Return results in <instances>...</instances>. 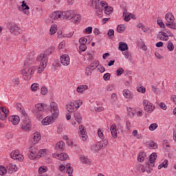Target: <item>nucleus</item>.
Segmentation results:
<instances>
[{"label": "nucleus", "instance_id": "nucleus-41", "mask_svg": "<svg viewBox=\"0 0 176 176\" xmlns=\"http://www.w3.org/2000/svg\"><path fill=\"white\" fill-rule=\"evenodd\" d=\"M12 83L16 86H19L20 85V78L19 77H14L12 78Z\"/></svg>", "mask_w": 176, "mask_h": 176}, {"label": "nucleus", "instance_id": "nucleus-42", "mask_svg": "<svg viewBox=\"0 0 176 176\" xmlns=\"http://www.w3.org/2000/svg\"><path fill=\"white\" fill-rule=\"evenodd\" d=\"M148 146L150 149H157V144L155 143V142H150Z\"/></svg>", "mask_w": 176, "mask_h": 176}, {"label": "nucleus", "instance_id": "nucleus-15", "mask_svg": "<svg viewBox=\"0 0 176 176\" xmlns=\"http://www.w3.org/2000/svg\"><path fill=\"white\" fill-rule=\"evenodd\" d=\"M10 155L11 159H13L14 160H19V162H21V160H23V155H20L19 150L12 151Z\"/></svg>", "mask_w": 176, "mask_h": 176}, {"label": "nucleus", "instance_id": "nucleus-37", "mask_svg": "<svg viewBox=\"0 0 176 176\" xmlns=\"http://www.w3.org/2000/svg\"><path fill=\"white\" fill-rule=\"evenodd\" d=\"M57 31V25H52L50 30V33L51 35H54Z\"/></svg>", "mask_w": 176, "mask_h": 176}, {"label": "nucleus", "instance_id": "nucleus-12", "mask_svg": "<svg viewBox=\"0 0 176 176\" xmlns=\"http://www.w3.org/2000/svg\"><path fill=\"white\" fill-rule=\"evenodd\" d=\"M28 157L31 160H34L35 159L39 158V155H38V148L35 146H31L29 150Z\"/></svg>", "mask_w": 176, "mask_h": 176}, {"label": "nucleus", "instance_id": "nucleus-5", "mask_svg": "<svg viewBox=\"0 0 176 176\" xmlns=\"http://www.w3.org/2000/svg\"><path fill=\"white\" fill-rule=\"evenodd\" d=\"M49 109V105L43 103H38L34 106V109L32 110V113L36 116L37 119H42L43 116V112Z\"/></svg>", "mask_w": 176, "mask_h": 176}, {"label": "nucleus", "instance_id": "nucleus-28", "mask_svg": "<svg viewBox=\"0 0 176 176\" xmlns=\"http://www.w3.org/2000/svg\"><path fill=\"white\" fill-rule=\"evenodd\" d=\"M146 157V152H141L139 153V155L138 156V160L139 162H142L144 160H145V158Z\"/></svg>", "mask_w": 176, "mask_h": 176}, {"label": "nucleus", "instance_id": "nucleus-46", "mask_svg": "<svg viewBox=\"0 0 176 176\" xmlns=\"http://www.w3.org/2000/svg\"><path fill=\"white\" fill-rule=\"evenodd\" d=\"M151 89L154 91L155 94H160V93H161L160 89L156 88V87L155 85H152Z\"/></svg>", "mask_w": 176, "mask_h": 176}, {"label": "nucleus", "instance_id": "nucleus-4", "mask_svg": "<svg viewBox=\"0 0 176 176\" xmlns=\"http://www.w3.org/2000/svg\"><path fill=\"white\" fill-rule=\"evenodd\" d=\"M15 108L17 111H19L22 115V123H21V129L24 131H28L29 129H31V120L27 116V113H25V110H24V107L20 103H17L15 104Z\"/></svg>", "mask_w": 176, "mask_h": 176}, {"label": "nucleus", "instance_id": "nucleus-25", "mask_svg": "<svg viewBox=\"0 0 176 176\" xmlns=\"http://www.w3.org/2000/svg\"><path fill=\"white\" fill-rule=\"evenodd\" d=\"M65 148V143H64V142L59 141L56 144V151H64Z\"/></svg>", "mask_w": 176, "mask_h": 176}, {"label": "nucleus", "instance_id": "nucleus-43", "mask_svg": "<svg viewBox=\"0 0 176 176\" xmlns=\"http://www.w3.org/2000/svg\"><path fill=\"white\" fill-rule=\"evenodd\" d=\"M37 153H38V157H43V156L46 155V149H41L40 151H38Z\"/></svg>", "mask_w": 176, "mask_h": 176}, {"label": "nucleus", "instance_id": "nucleus-63", "mask_svg": "<svg viewBox=\"0 0 176 176\" xmlns=\"http://www.w3.org/2000/svg\"><path fill=\"white\" fill-rule=\"evenodd\" d=\"M86 34H91L93 32V28L89 26L85 29Z\"/></svg>", "mask_w": 176, "mask_h": 176}, {"label": "nucleus", "instance_id": "nucleus-60", "mask_svg": "<svg viewBox=\"0 0 176 176\" xmlns=\"http://www.w3.org/2000/svg\"><path fill=\"white\" fill-rule=\"evenodd\" d=\"M85 74L86 75H87V76H90V75H91V69L90 68V67L88 66L86 68Z\"/></svg>", "mask_w": 176, "mask_h": 176}, {"label": "nucleus", "instance_id": "nucleus-18", "mask_svg": "<svg viewBox=\"0 0 176 176\" xmlns=\"http://www.w3.org/2000/svg\"><path fill=\"white\" fill-rule=\"evenodd\" d=\"M122 94L127 100H133V98H134V94H133V93L129 89H124Z\"/></svg>", "mask_w": 176, "mask_h": 176}, {"label": "nucleus", "instance_id": "nucleus-20", "mask_svg": "<svg viewBox=\"0 0 176 176\" xmlns=\"http://www.w3.org/2000/svg\"><path fill=\"white\" fill-rule=\"evenodd\" d=\"M9 120L14 124V126H17L20 122V117H19V116H11L9 118Z\"/></svg>", "mask_w": 176, "mask_h": 176}, {"label": "nucleus", "instance_id": "nucleus-55", "mask_svg": "<svg viewBox=\"0 0 176 176\" xmlns=\"http://www.w3.org/2000/svg\"><path fill=\"white\" fill-rule=\"evenodd\" d=\"M123 72H124V69H123V68L122 67L118 68L116 71L117 76H120V75H122Z\"/></svg>", "mask_w": 176, "mask_h": 176}, {"label": "nucleus", "instance_id": "nucleus-33", "mask_svg": "<svg viewBox=\"0 0 176 176\" xmlns=\"http://www.w3.org/2000/svg\"><path fill=\"white\" fill-rule=\"evenodd\" d=\"M74 119L77 122L78 124L82 123V116L78 113H74Z\"/></svg>", "mask_w": 176, "mask_h": 176}, {"label": "nucleus", "instance_id": "nucleus-54", "mask_svg": "<svg viewBox=\"0 0 176 176\" xmlns=\"http://www.w3.org/2000/svg\"><path fill=\"white\" fill-rule=\"evenodd\" d=\"M167 49H168L170 52H173V50H174V45L170 41L168 43Z\"/></svg>", "mask_w": 176, "mask_h": 176}, {"label": "nucleus", "instance_id": "nucleus-21", "mask_svg": "<svg viewBox=\"0 0 176 176\" xmlns=\"http://www.w3.org/2000/svg\"><path fill=\"white\" fill-rule=\"evenodd\" d=\"M6 168L9 174H12V173H16V171H17V166H16V164H9L6 166Z\"/></svg>", "mask_w": 176, "mask_h": 176}, {"label": "nucleus", "instance_id": "nucleus-17", "mask_svg": "<svg viewBox=\"0 0 176 176\" xmlns=\"http://www.w3.org/2000/svg\"><path fill=\"white\" fill-rule=\"evenodd\" d=\"M60 63L65 67H68L69 64V56L68 54H64L60 57Z\"/></svg>", "mask_w": 176, "mask_h": 176}, {"label": "nucleus", "instance_id": "nucleus-35", "mask_svg": "<svg viewBox=\"0 0 176 176\" xmlns=\"http://www.w3.org/2000/svg\"><path fill=\"white\" fill-rule=\"evenodd\" d=\"M168 164V160H164V161L162 163V164L158 166V170H161L162 167L164 168H167Z\"/></svg>", "mask_w": 176, "mask_h": 176}, {"label": "nucleus", "instance_id": "nucleus-29", "mask_svg": "<svg viewBox=\"0 0 176 176\" xmlns=\"http://www.w3.org/2000/svg\"><path fill=\"white\" fill-rule=\"evenodd\" d=\"M80 159V162H82V163H84V164H89V166L90 164H91V161H90V159H89L87 157L82 156Z\"/></svg>", "mask_w": 176, "mask_h": 176}, {"label": "nucleus", "instance_id": "nucleus-44", "mask_svg": "<svg viewBox=\"0 0 176 176\" xmlns=\"http://www.w3.org/2000/svg\"><path fill=\"white\" fill-rule=\"evenodd\" d=\"M47 171V168L46 166H41L38 168V173L39 174H44V173H46Z\"/></svg>", "mask_w": 176, "mask_h": 176}, {"label": "nucleus", "instance_id": "nucleus-30", "mask_svg": "<svg viewBox=\"0 0 176 176\" xmlns=\"http://www.w3.org/2000/svg\"><path fill=\"white\" fill-rule=\"evenodd\" d=\"M66 173L68 174L69 176H73L72 174L74 173V168L71 166V164H67L66 165Z\"/></svg>", "mask_w": 176, "mask_h": 176}, {"label": "nucleus", "instance_id": "nucleus-14", "mask_svg": "<svg viewBox=\"0 0 176 176\" xmlns=\"http://www.w3.org/2000/svg\"><path fill=\"white\" fill-rule=\"evenodd\" d=\"M20 12H23L24 14L28 16L30 14V7L27 6V3L24 1H22V5L18 7Z\"/></svg>", "mask_w": 176, "mask_h": 176}, {"label": "nucleus", "instance_id": "nucleus-62", "mask_svg": "<svg viewBox=\"0 0 176 176\" xmlns=\"http://www.w3.org/2000/svg\"><path fill=\"white\" fill-rule=\"evenodd\" d=\"M87 60H93V52H89L87 53Z\"/></svg>", "mask_w": 176, "mask_h": 176}, {"label": "nucleus", "instance_id": "nucleus-26", "mask_svg": "<svg viewBox=\"0 0 176 176\" xmlns=\"http://www.w3.org/2000/svg\"><path fill=\"white\" fill-rule=\"evenodd\" d=\"M55 49L56 48H54V46H51L45 51V53L41 54H44L45 57H47V56H50V54L53 53V51L55 50Z\"/></svg>", "mask_w": 176, "mask_h": 176}, {"label": "nucleus", "instance_id": "nucleus-31", "mask_svg": "<svg viewBox=\"0 0 176 176\" xmlns=\"http://www.w3.org/2000/svg\"><path fill=\"white\" fill-rule=\"evenodd\" d=\"M100 64V62L98 60H95L93 63L90 64L88 67L91 69V71H94L96 68L98 67V65Z\"/></svg>", "mask_w": 176, "mask_h": 176}, {"label": "nucleus", "instance_id": "nucleus-58", "mask_svg": "<svg viewBox=\"0 0 176 176\" xmlns=\"http://www.w3.org/2000/svg\"><path fill=\"white\" fill-rule=\"evenodd\" d=\"M158 105L161 109H163V111H166V109H167V106L164 102H160Z\"/></svg>", "mask_w": 176, "mask_h": 176}, {"label": "nucleus", "instance_id": "nucleus-64", "mask_svg": "<svg viewBox=\"0 0 176 176\" xmlns=\"http://www.w3.org/2000/svg\"><path fill=\"white\" fill-rule=\"evenodd\" d=\"M74 102L75 105H78V108H79V107H80V105H82V104H83V102L80 100H78Z\"/></svg>", "mask_w": 176, "mask_h": 176}, {"label": "nucleus", "instance_id": "nucleus-50", "mask_svg": "<svg viewBox=\"0 0 176 176\" xmlns=\"http://www.w3.org/2000/svg\"><path fill=\"white\" fill-rule=\"evenodd\" d=\"M30 68V71L28 72V74H27V75H30V79H31V76H32V74H34V72L35 71H36V67H29Z\"/></svg>", "mask_w": 176, "mask_h": 176}, {"label": "nucleus", "instance_id": "nucleus-59", "mask_svg": "<svg viewBox=\"0 0 176 176\" xmlns=\"http://www.w3.org/2000/svg\"><path fill=\"white\" fill-rule=\"evenodd\" d=\"M41 94H43V96H46V94H47V88L45 87H42L41 89Z\"/></svg>", "mask_w": 176, "mask_h": 176}, {"label": "nucleus", "instance_id": "nucleus-39", "mask_svg": "<svg viewBox=\"0 0 176 176\" xmlns=\"http://www.w3.org/2000/svg\"><path fill=\"white\" fill-rule=\"evenodd\" d=\"M32 91H36V90H39V84L34 83L31 85Z\"/></svg>", "mask_w": 176, "mask_h": 176}, {"label": "nucleus", "instance_id": "nucleus-2", "mask_svg": "<svg viewBox=\"0 0 176 176\" xmlns=\"http://www.w3.org/2000/svg\"><path fill=\"white\" fill-rule=\"evenodd\" d=\"M92 8L98 17H102V11L104 9L105 14H111L113 12V8L108 6V3L105 1L92 0Z\"/></svg>", "mask_w": 176, "mask_h": 176}, {"label": "nucleus", "instance_id": "nucleus-45", "mask_svg": "<svg viewBox=\"0 0 176 176\" xmlns=\"http://www.w3.org/2000/svg\"><path fill=\"white\" fill-rule=\"evenodd\" d=\"M127 112H128V115L130 117L134 116V115H135V113H134V110H133L131 107H127Z\"/></svg>", "mask_w": 176, "mask_h": 176}, {"label": "nucleus", "instance_id": "nucleus-7", "mask_svg": "<svg viewBox=\"0 0 176 176\" xmlns=\"http://www.w3.org/2000/svg\"><path fill=\"white\" fill-rule=\"evenodd\" d=\"M36 61H37V63H40L39 67H38V74H41L47 66L49 58H47V56H45V54H40L37 56Z\"/></svg>", "mask_w": 176, "mask_h": 176}, {"label": "nucleus", "instance_id": "nucleus-36", "mask_svg": "<svg viewBox=\"0 0 176 176\" xmlns=\"http://www.w3.org/2000/svg\"><path fill=\"white\" fill-rule=\"evenodd\" d=\"M125 30H126V26H124V25H119L117 27V31L120 34H122V32H124Z\"/></svg>", "mask_w": 176, "mask_h": 176}, {"label": "nucleus", "instance_id": "nucleus-32", "mask_svg": "<svg viewBox=\"0 0 176 176\" xmlns=\"http://www.w3.org/2000/svg\"><path fill=\"white\" fill-rule=\"evenodd\" d=\"M33 140L34 141V144H36L41 141V133L36 132L34 133Z\"/></svg>", "mask_w": 176, "mask_h": 176}, {"label": "nucleus", "instance_id": "nucleus-48", "mask_svg": "<svg viewBox=\"0 0 176 176\" xmlns=\"http://www.w3.org/2000/svg\"><path fill=\"white\" fill-rule=\"evenodd\" d=\"M157 127V124L153 123V124H151L149 126L148 129H149V130H150L151 131H153L154 130H156Z\"/></svg>", "mask_w": 176, "mask_h": 176}, {"label": "nucleus", "instance_id": "nucleus-53", "mask_svg": "<svg viewBox=\"0 0 176 176\" xmlns=\"http://www.w3.org/2000/svg\"><path fill=\"white\" fill-rule=\"evenodd\" d=\"M5 137L7 140H12L13 138V133L8 132L6 133Z\"/></svg>", "mask_w": 176, "mask_h": 176}, {"label": "nucleus", "instance_id": "nucleus-27", "mask_svg": "<svg viewBox=\"0 0 176 176\" xmlns=\"http://www.w3.org/2000/svg\"><path fill=\"white\" fill-rule=\"evenodd\" d=\"M165 19L166 21H168V23H173L175 20L174 15H173L171 13H167L165 15Z\"/></svg>", "mask_w": 176, "mask_h": 176}, {"label": "nucleus", "instance_id": "nucleus-9", "mask_svg": "<svg viewBox=\"0 0 176 176\" xmlns=\"http://www.w3.org/2000/svg\"><path fill=\"white\" fill-rule=\"evenodd\" d=\"M156 159H157V154L156 153H153L151 155L149 156V163L147 164L148 169H146V173L148 174L151 173L152 171V167L155 166V162L156 161Z\"/></svg>", "mask_w": 176, "mask_h": 176}, {"label": "nucleus", "instance_id": "nucleus-24", "mask_svg": "<svg viewBox=\"0 0 176 176\" xmlns=\"http://www.w3.org/2000/svg\"><path fill=\"white\" fill-rule=\"evenodd\" d=\"M118 50H120V52H126V50H129V45H127L126 43L120 42Z\"/></svg>", "mask_w": 176, "mask_h": 176}, {"label": "nucleus", "instance_id": "nucleus-61", "mask_svg": "<svg viewBox=\"0 0 176 176\" xmlns=\"http://www.w3.org/2000/svg\"><path fill=\"white\" fill-rule=\"evenodd\" d=\"M138 168L139 171H142V173H145V171L146 170L145 166H144V165L142 164L138 165Z\"/></svg>", "mask_w": 176, "mask_h": 176}, {"label": "nucleus", "instance_id": "nucleus-10", "mask_svg": "<svg viewBox=\"0 0 176 176\" xmlns=\"http://www.w3.org/2000/svg\"><path fill=\"white\" fill-rule=\"evenodd\" d=\"M108 145V140H103L102 142H99L95 144H94L91 147V150L94 152H97L98 151H100L102 148H105Z\"/></svg>", "mask_w": 176, "mask_h": 176}, {"label": "nucleus", "instance_id": "nucleus-11", "mask_svg": "<svg viewBox=\"0 0 176 176\" xmlns=\"http://www.w3.org/2000/svg\"><path fill=\"white\" fill-rule=\"evenodd\" d=\"M143 105L144 110L146 111V112H148V113H152V112L155 111V106H153V104L147 100H143Z\"/></svg>", "mask_w": 176, "mask_h": 176}, {"label": "nucleus", "instance_id": "nucleus-23", "mask_svg": "<svg viewBox=\"0 0 176 176\" xmlns=\"http://www.w3.org/2000/svg\"><path fill=\"white\" fill-rule=\"evenodd\" d=\"M89 89V87L87 85H79L77 87L76 91L77 93H79V94H83L86 90Z\"/></svg>", "mask_w": 176, "mask_h": 176}, {"label": "nucleus", "instance_id": "nucleus-52", "mask_svg": "<svg viewBox=\"0 0 176 176\" xmlns=\"http://www.w3.org/2000/svg\"><path fill=\"white\" fill-rule=\"evenodd\" d=\"M87 43V38L85 37H82L79 39V43H80V45H86Z\"/></svg>", "mask_w": 176, "mask_h": 176}, {"label": "nucleus", "instance_id": "nucleus-22", "mask_svg": "<svg viewBox=\"0 0 176 176\" xmlns=\"http://www.w3.org/2000/svg\"><path fill=\"white\" fill-rule=\"evenodd\" d=\"M123 16H124V21L127 22L129 20H131V16H133V14L128 12L127 9L124 8L123 11Z\"/></svg>", "mask_w": 176, "mask_h": 176}, {"label": "nucleus", "instance_id": "nucleus-57", "mask_svg": "<svg viewBox=\"0 0 176 176\" xmlns=\"http://www.w3.org/2000/svg\"><path fill=\"white\" fill-rule=\"evenodd\" d=\"M103 79L104 80H109V79H111V74L109 73H106L104 74L103 76Z\"/></svg>", "mask_w": 176, "mask_h": 176}, {"label": "nucleus", "instance_id": "nucleus-1", "mask_svg": "<svg viewBox=\"0 0 176 176\" xmlns=\"http://www.w3.org/2000/svg\"><path fill=\"white\" fill-rule=\"evenodd\" d=\"M50 18L52 20H71L72 23H76L80 21V15L77 14L76 12L74 10L68 11H56L51 14Z\"/></svg>", "mask_w": 176, "mask_h": 176}, {"label": "nucleus", "instance_id": "nucleus-6", "mask_svg": "<svg viewBox=\"0 0 176 176\" xmlns=\"http://www.w3.org/2000/svg\"><path fill=\"white\" fill-rule=\"evenodd\" d=\"M34 59L33 58H28L24 63L25 68L21 70V74L23 75L25 80H30L31 79L30 75H27L30 72V67L34 64Z\"/></svg>", "mask_w": 176, "mask_h": 176}, {"label": "nucleus", "instance_id": "nucleus-51", "mask_svg": "<svg viewBox=\"0 0 176 176\" xmlns=\"http://www.w3.org/2000/svg\"><path fill=\"white\" fill-rule=\"evenodd\" d=\"M98 135L99 138H100V140H104V138H105V136H104V133H102L101 129L98 130Z\"/></svg>", "mask_w": 176, "mask_h": 176}, {"label": "nucleus", "instance_id": "nucleus-47", "mask_svg": "<svg viewBox=\"0 0 176 176\" xmlns=\"http://www.w3.org/2000/svg\"><path fill=\"white\" fill-rule=\"evenodd\" d=\"M137 90L139 93H142V94H145V91H146V89L144 87V86L138 87Z\"/></svg>", "mask_w": 176, "mask_h": 176}, {"label": "nucleus", "instance_id": "nucleus-34", "mask_svg": "<svg viewBox=\"0 0 176 176\" xmlns=\"http://www.w3.org/2000/svg\"><path fill=\"white\" fill-rule=\"evenodd\" d=\"M57 157H58L59 160H67L68 159V154L63 153L60 154H56Z\"/></svg>", "mask_w": 176, "mask_h": 176}, {"label": "nucleus", "instance_id": "nucleus-8", "mask_svg": "<svg viewBox=\"0 0 176 176\" xmlns=\"http://www.w3.org/2000/svg\"><path fill=\"white\" fill-rule=\"evenodd\" d=\"M7 28L12 35H20L21 34V28L17 25L15 23L8 22L7 23Z\"/></svg>", "mask_w": 176, "mask_h": 176}, {"label": "nucleus", "instance_id": "nucleus-3", "mask_svg": "<svg viewBox=\"0 0 176 176\" xmlns=\"http://www.w3.org/2000/svg\"><path fill=\"white\" fill-rule=\"evenodd\" d=\"M50 112L51 116L45 117L42 120V124H43V126H49V124L54 123V122H56V119L58 118L60 111L58 110V107L57 106V103H56V102H51Z\"/></svg>", "mask_w": 176, "mask_h": 176}, {"label": "nucleus", "instance_id": "nucleus-13", "mask_svg": "<svg viewBox=\"0 0 176 176\" xmlns=\"http://www.w3.org/2000/svg\"><path fill=\"white\" fill-rule=\"evenodd\" d=\"M79 137L81 138L82 141L87 140V132L86 131V127L83 125H80L78 128Z\"/></svg>", "mask_w": 176, "mask_h": 176}, {"label": "nucleus", "instance_id": "nucleus-38", "mask_svg": "<svg viewBox=\"0 0 176 176\" xmlns=\"http://www.w3.org/2000/svg\"><path fill=\"white\" fill-rule=\"evenodd\" d=\"M6 173H8V169L5 166L0 165V175L3 176L6 175Z\"/></svg>", "mask_w": 176, "mask_h": 176}, {"label": "nucleus", "instance_id": "nucleus-16", "mask_svg": "<svg viewBox=\"0 0 176 176\" xmlns=\"http://www.w3.org/2000/svg\"><path fill=\"white\" fill-rule=\"evenodd\" d=\"M66 108L68 112L72 113V112H75V111L78 110L79 105H76L74 102H72L66 105Z\"/></svg>", "mask_w": 176, "mask_h": 176}, {"label": "nucleus", "instance_id": "nucleus-49", "mask_svg": "<svg viewBox=\"0 0 176 176\" xmlns=\"http://www.w3.org/2000/svg\"><path fill=\"white\" fill-rule=\"evenodd\" d=\"M157 23L158 24V25L160 27V28H166V25H164V23H163L162 20H160L158 19L157 21Z\"/></svg>", "mask_w": 176, "mask_h": 176}, {"label": "nucleus", "instance_id": "nucleus-56", "mask_svg": "<svg viewBox=\"0 0 176 176\" xmlns=\"http://www.w3.org/2000/svg\"><path fill=\"white\" fill-rule=\"evenodd\" d=\"M87 49V47L86 46V44H80L79 46V50L81 52H86V50Z\"/></svg>", "mask_w": 176, "mask_h": 176}, {"label": "nucleus", "instance_id": "nucleus-19", "mask_svg": "<svg viewBox=\"0 0 176 176\" xmlns=\"http://www.w3.org/2000/svg\"><path fill=\"white\" fill-rule=\"evenodd\" d=\"M118 127L116 126V124H113L111 126H110V131H111V134L112 135L113 138H118Z\"/></svg>", "mask_w": 176, "mask_h": 176}, {"label": "nucleus", "instance_id": "nucleus-40", "mask_svg": "<svg viewBox=\"0 0 176 176\" xmlns=\"http://www.w3.org/2000/svg\"><path fill=\"white\" fill-rule=\"evenodd\" d=\"M0 109H1V112L4 113L3 114V116H6V119L8 118V115L9 114V111L3 107H0Z\"/></svg>", "mask_w": 176, "mask_h": 176}]
</instances>
